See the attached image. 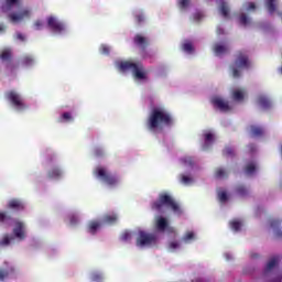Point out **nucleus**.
<instances>
[{"mask_svg":"<svg viewBox=\"0 0 282 282\" xmlns=\"http://www.w3.org/2000/svg\"><path fill=\"white\" fill-rule=\"evenodd\" d=\"M147 124L150 131H156V129H162V127H171L173 124V117L166 109L154 107L150 111Z\"/></svg>","mask_w":282,"mask_h":282,"instance_id":"obj_1","label":"nucleus"},{"mask_svg":"<svg viewBox=\"0 0 282 282\" xmlns=\"http://www.w3.org/2000/svg\"><path fill=\"white\" fill-rule=\"evenodd\" d=\"M2 12L8 13L10 23H21L23 19H30V9H24L20 1H7L2 6Z\"/></svg>","mask_w":282,"mask_h":282,"instance_id":"obj_2","label":"nucleus"},{"mask_svg":"<svg viewBox=\"0 0 282 282\" xmlns=\"http://www.w3.org/2000/svg\"><path fill=\"white\" fill-rule=\"evenodd\" d=\"M164 207L171 208L176 215H182V207L169 193H161L158 199L151 204L152 210H156V213H164Z\"/></svg>","mask_w":282,"mask_h":282,"instance_id":"obj_3","label":"nucleus"},{"mask_svg":"<svg viewBox=\"0 0 282 282\" xmlns=\"http://www.w3.org/2000/svg\"><path fill=\"white\" fill-rule=\"evenodd\" d=\"M252 67V62L250 56L246 51H238L235 55L234 63L229 66L232 78H241V72L243 69H250Z\"/></svg>","mask_w":282,"mask_h":282,"instance_id":"obj_4","label":"nucleus"},{"mask_svg":"<svg viewBox=\"0 0 282 282\" xmlns=\"http://www.w3.org/2000/svg\"><path fill=\"white\" fill-rule=\"evenodd\" d=\"M120 72H131L138 80H144L147 78V73L144 72V66L140 62L123 61L119 63Z\"/></svg>","mask_w":282,"mask_h":282,"instance_id":"obj_5","label":"nucleus"},{"mask_svg":"<svg viewBox=\"0 0 282 282\" xmlns=\"http://www.w3.org/2000/svg\"><path fill=\"white\" fill-rule=\"evenodd\" d=\"M4 96L17 111H25V109H28V105H25L23 97L17 93V90H9Z\"/></svg>","mask_w":282,"mask_h":282,"instance_id":"obj_6","label":"nucleus"},{"mask_svg":"<svg viewBox=\"0 0 282 282\" xmlns=\"http://www.w3.org/2000/svg\"><path fill=\"white\" fill-rule=\"evenodd\" d=\"M158 243V235L150 234L143 230L139 231V236L137 238V246L139 248H144L147 246H155Z\"/></svg>","mask_w":282,"mask_h":282,"instance_id":"obj_7","label":"nucleus"},{"mask_svg":"<svg viewBox=\"0 0 282 282\" xmlns=\"http://www.w3.org/2000/svg\"><path fill=\"white\" fill-rule=\"evenodd\" d=\"M95 175L99 177V180H102L108 186H118V182H120L118 176L107 172L105 167H97Z\"/></svg>","mask_w":282,"mask_h":282,"instance_id":"obj_8","label":"nucleus"},{"mask_svg":"<svg viewBox=\"0 0 282 282\" xmlns=\"http://www.w3.org/2000/svg\"><path fill=\"white\" fill-rule=\"evenodd\" d=\"M47 26L55 34H62V32H65V24L58 21L55 17L47 18Z\"/></svg>","mask_w":282,"mask_h":282,"instance_id":"obj_9","label":"nucleus"},{"mask_svg":"<svg viewBox=\"0 0 282 282\" xmlns=\"http://www.w3.org/2000/svg\"><path fill=\"white\" fill-rule=\"evenodd\" d=\"M133 43L134 45H137V47H140L143 58H147V47H149V39L142 34H137L133 39Z\"/></svg>","mask_w":282,"mask_h":282,"instance_id":"obj_10","label":"nucleus"},{"mask_svg":"<svg viewBox=\"0 0 282 282\" xmlns=\"http://www.w3.org/2000/svg\"><path fill=\"white\" fill-rule=\"evenodd\" d=\"M212 105H214L216 109H219V111H230V105H228V101L224 100L221 97H213Z\"/></svg>","mask_w":282,"mask_h":282,"instance_id":"obj_11","label":"nucleus"},{"mask_svg":"<svg viewBox=\"0 0 282 282\" xmlns=\"http://www.w3.org/2000/svg\"><path fill=\"white\" fill-rule=\"evenodd\" d=\"M13 235L17 239L23 241V239H25V224L17 221L15 227L13 228Z\"/></svg>","mask_w":282,"mask_h":282,"instance_id":"obj_12","label":"nucleus"},{"mask_svg":"<svg viewBox=\"0 0 282 282\" xmlns=\"http://www.w3.org/2000/svg\"><path fill=\"white\" fill-rule=\"evenodd\" d=\"M48 180H61L63 177V170L58 166H53L47 171Z\"/></svg>","mask_w":282,"mask_h":282,"instance_id":"obj_13","label":"nucleus"},{"mask_svg":"<svg viewBox=\"0 0 282 282\" xmlns=\"http://www.w3.org/2000/svg\"><path fill=\"white\" fill-rule=\"evenodd\" d=\"M281 261V257L279 256H275V257H272L265 268H264V274H268V272H272V270H274V268H276V265H279V262Z\"/></svg>","mask_w":282,"mask_h":282,"instance_id":"obj_14","label":"nucleus"},{"mask_svg":"<svg viewBox=\"0 0 282 282\" xmlns=\"http://www.w3.org/2000/svg\"><path fill=\"white\" fill-rule=\"evenodd\" d=\"M213 52L216 56H221L224 54H228L230 52V48L228 45L216 43L213 47Z\"/></svg>","mask_w":282,"mask_h":282,"instance_id":"obj_15","label":"nucleus"},{"mask_svg":"<svg viewBox=\"0 0 282 282\" xmlns=\"http://www.w3.org/2000/svg\"><path fill=\"white\" fill-rule=\"evenodd\" d=\"M249 133L251 138H261L263 133H265V130L259 126H250L249 127Z\"/></svg>","mask_w":282,"mask_h":282,"instance_id":"obj_16","label":"nucleus"},{"mask_svg":"<svg viewBox=\"0 0 282 282\" xmlns=\"http://www.w3.org/2000/svg\"><path fill=\"white\" fill-rule=\"evenodd\" d=\"M118 221L117 214H106L102 218V224H107L108 226H113Z\"/></svg>","mask_w":282,"mask_h":282,"instance_id":"obj_17","label":"nucleus"},{"mask_svg":"<svg viewBox=\"0 0 282 282\" xmlns=\"http://www.w3.org/2000/svg\"><path fill=\"white\" fill-rule=\"evenodd\" d=\"M270 226H271V228L275 229V236L279 239H282V230H281V228H279V226H281V220H279V219H271L270 220Z\"/></svg>","mask_w":282,"mask_h":282,"instance_id":"obj_18","label":"nucleus"},{"mask_svg":"<svg viewBox=\"0 0 282 282\" xmlns=\"http://www.w3.org/2000/svg\"><path fill=\"white\" fill-rule=\"evenodd\" d=\"M258 104L260 107H262V109H270V107H272L270 99L263 95L258 97Z\"/></svg>","mask_w":282,"mask_h":282,"instance_id":"obj_19","label":"nucleus"},{"mask_svg":"<svg viewBox=\"0 0 282 282\" xmlns=\"http://www.w3.org/2000/svg\"><path fill=\"white\" fill-rule=\"evenodd\" d=\"M156 228L161 232H164V230H166V228H169V220H166V218H164V217H159L156 219Z\"/></svg>","mask_w":282,"mask_h":282,"instance_id":"obj_20","label":"nucleus"},{"mask_svg":"<svg viewBox=\"0 0 282 282\" xmlns=\"http://www.w3.org/2000/svg\"><path fill=\"white\" fill-rule=\"evenodd\" d=\"M0 59L3 62L12 61V48H3L0 51Z\"/></svg>","mask_w":282,"mask_h":282,"instance_id":"obj_21","label":"nucleus"},{"mask_svg":"<svg viewBox=\"0 0 282 282\" xmlns=\"http://www.w3.org/2000/svg\"><path fill=\"white\" fill-rule=\"evenodd\" d=\"M219 13L221 17H224V19H230V8L226 2H221Z\"/></svg>","mask_w":282,"mask_h":282,"instance_id":"obj_22","label":"nucleus"},{"mask_svg":"<svg viewBox=\"0 0 282 282\" xmlns=\"http://www.w3.org/2000/svg\"><path fill=\"white\" fill-rule=\"evenodd\" d=\"M9 208L13 210H23L25 207L23 206V203L19 199H12L9 202Z\"/></svg>","mask_w":282,"mask_h":282,"instance_id":"obj_23","label":"nucleus"},{"mask_svg":"<svg viewBox=\"0 0 282 282\" xmlns=\"http://www.w3.org/2000/svg\"><path fill=\"white\" fill-rule=\"evenodd\" d=\"M21 65L24 67H32V65H34V57L32 55H24L21 58Z\"/></svg>","mask_w":282,"mask_h":282,"instance_id":"obj_24","label":"nucleus"},{"mask_svg":"<svg viewBox=\"0 0 282 282\" xmlns=\"http://www.w3.org/2000/svg\"><path fill=\"white\" fill-rule=\"evenodd\" d=\"M182 50H183V52H186V54H193V52H195V47H193V42L192 41H185L182 44Z\"/></svg>","mask_w":282,"mask_h":282,"instance_id":"obj_25","label":"nucleus"},{"mask_svg":"<svg viewBox=\"0 0 282 282\" xmlns=\"http://www.w3.org/2000/svg\"><path fill=\"white\" fill-rule=\"evenodd\" d=\"M98 228H100V221L98 220H91L88 224V232H90V235H94L95 232H97Z\"/></svg>","mask_w":282,"mask_h":282,"instance_id":"obj_26","label":"nucleus"},{"mask_svg":"<svg viewBox=\"0 0 282 282\" xmlns=\"http://www.w3.org/2000/svg\"><path fill=\"white\" fill-rule=\"evenodd\" d=\"M257 171V164L254 163H248L246 166H245V173L246 175H254Z\"/></svg>","mask_w":282,"mask_h":282,"instance_id":"obj_27","label":"nucleus"},{"mask_svg":"<svg viewBox=\"0 0 282 282\" xmlns=\"http://www.w3.org/2000/svg\"><path fill=\"white\" fill-rule=\"evenodd\" d=\"M224 177H228V173L226 172V170L218 167L215 171V178L216 180H224Z\"/></svg>","mask_w":282,"mask_h":282,"instance_id":"obj_28","label":"nucleus"},{"mask_svg":"<svg viewBox=\"0 0 282 282\" xmlns=\"http://www.w3.org/2000/svg\"><path fill=\"white\" fill-rule=\"evenodd\" d=\"M236 193L239 195V197H246L248 196V187H246V185H238L236 187Z\"/></svg>","mask_w":282,"mask_h":282,"instance_id":"obj_29","label":"nucleus"},{"mask_svg":"<svg viewBox=\"0 0 282 282\" xmlns=\"http://www.w3.org/2000/svg\"><path fill=\"white\" fill-rule=\"evenodd\" d=\"M232 98H234V100H237L238 102H240V100H243V98H245L243 90H241V89L235 90L232 93Z\"/></svg>","mask_w":282,"mask_h":282,"instance_id":"obj_30","label":"nucleus"},{"mask_svg":"<svg viewBox=\"0 0 282 282\" xmlns=\"http://www.w3.org/2000/svg\"><path fill=\"white\" fill-rule=\"evenodd\" d=\"M239 23L240 25H243L246 28V25L250 24V19L248 18V15L246 13H241L239 15Z\"/></svg>","mask_w":282,"mask_h":282,"instance_id":"obj_31","label":"nucleus"},{"mask_svg":"<svg viewBox=\"0 0 282 282\" xmlns=\"http://www.w3.org/2000/svg\"><path fill=\"white\" fill-rule=\"evenodd\" d=\"M223 155L225 158H235V149L230 148V147H226L223 151Z\"/></svg>","mask_w":282,"mask_h":282,"instance_id":"obj_32","label":"nucleus"},{"mask_svg":"<svg viewBox=\"0 0 282 282\" xmlns=\"http://www.w3.org/2000/svg\"><path fill=\"white\" fill-rule=\"evenodd\" d=\"M193 239H195V232L193 231H187L183 238L182 241H184L185 243H188V241H193Z\"/></svg>","mask_w":282,"mask_h":282,"instance_id":"obj_33","label":"nucleus"},{"mask_svg":"<svg viewBox=\"0 0 282 282\" xmlns=\"http://www.w3.org/2000/svg\"><path fill=\"white\" fill-rule=\"evenodd\" d=\"M265 6L270 14H274V12H276V4H274V1H268Z\"/></svg>","mask_w":282,"mask_h":282,"instance_id":"obj_34","label":"nucleus"},{"mask_svg":"<svg viewBox=\"0 0 282 282\" xmlns=\"http://www.w3.org/2000/svg\"><path fill=\"white\" fill-rule=\"evenodd\" d=\"M181 162H183V164L185 166H194L195 165V161L193 160L192 156H185V158L181 159Z\"/></svg>","mask_w":282,"mask_h":282,"instance_id":"obj_35","label":"nucleus"},{"mask_svg":"<svg viewBox=\"0 0 282 282\" xmlns=\"http://www.w3.org/2000/svg\"><path fill=\"white\" fill-rule=\"evenodd\" d=\"M230 228L235 232H239L241 230V223L239 220H234L230 223Z\"/></svg>","mask_w":282,"mask_h":282,"instance_id":"obj_36","label":"nucleus"},{"mask_svg":"<svg viewBox=\"0 0 282 282\" xmlns=\"http://www.w3.org/2000/svg\"><path fill=\"white\" fill-rule=\"evenodd\" d=\"M134 20L137 25H142V23H144V21H147V19L144 18V13H137L134 15Z\"/></svg>","mask_w":282,"mask_h":282,"instance_id":"obj_37","label":"nucleus"},{"mask_svg":"<svg viewBox=\"0 0 282 282\" xmlns=\"http://www.w3.org/2000/svg\"><path fill=\"white\" fill-rule=\"evenodd\" d=\"M132 237L133 236H132L131 231L126 230L121 234L120 239H121V241H131Z\"/></svg>","mask_w":282,"mask_h":282,"instance_id":"obj_38","label":"nucleus"},{"mask_svg":"<svg viewBox=\"0 0 282 282\" xmlns=\"http://www.w3.org/2000/svg\"><path fill=\"white\" fill-rule=\"evenodd\" d=\"M205 138V147H208L215 140V135L212 132H207L204 134Z\"/></svg>","mask_w":282,"mask_h":282,"instance_id":"obj_39","label":"nucleus"},{"mask_svg":"<svg viewBox=\"0 0 282 282\" xmlns=\"http://www.w3.org/2000/svg\"><path fill=\"white\" fill-rule=\"evenodd\" d=\"M12 220V216L8 215L6 212L0 213V224H6V221Z\"/></svg>","mask_w":282,"mask_h":282,"instance_id":"obj_40","label":"nucleus"},{"mask_svg":"<svg viewBox=\"0 0 282 282\" xmlns=\"http://www.w3.org/2000/svg\"><path fill=\"white\" fill-rule=\"evenodd\" d=\"M181 182L182 184H185L186 186H188V184H193V177L182 174Z\"/></svg>","mask_w":282,"mask_h":282,"instance_id":"obj_41","label":"nucleus"},{"mask_svg":"<svg viewBox=\"0 0 282 282\" xmlns=\"http://www.w3.org/2000/svg\"><path fill=\"white\" fill-rule=\"evenodd\" d=\"M10 276V271L6 269H0V282H3Z\"/></svg>","mask_w":282,"mask_h":282,"instance_id":"obj_42","label":"nucleus"},{"mask_svg":"<svg viewBox=\"0 0 282 282\" xmlns=\"http://www.w3.org/2000/svg\"><path fill=\"white\" fill-rule=\"evenodd\" d=\"M93 282H102V274L95 272L90 275Z\"/></svg>","mask_w":282,"mask_h":282,"instance_id":"obj_43","label":"nucleus"},{"mask_svg":"<svg viewBox=\"0 0 282 282\" xmlns=\"http://www.w3.org/2000/svg\"><path fill=\"white\" fill-rule=\"evenodd\" d=\"M218 198L221 204H226V202H228V194L226 192H220Z\"/></svg>","mask_w":282,"mask_h":282,"instance_id":"obj_44","label":"nucleus"},{"mask_svg":"<svg viewBox=\"0 0 282 282\" xmlns=\"http://www.w3.org/2000/svg\"><path fill=\"white\" fill-rule=\"evenodd\" d=\"M62 119H64L65 122H72V120H74V118L72 117V113L69 112H64L62 115Z\"/></svg>","mask_w":282,"mask_h":282,"instance_id":"obj_45","label":"nucleus"},{"mask_svg":"<svg viewBox=\"0 0 282 282\" xmlns=\"http://www.w3.org/2000/svg\"><path fill=\"white\" fill-rule=\"evenodd\" d=\"M94 155H95L96 158H102V155H105V151H104L101 148H96V149L94 150Z\"/></svg>","mask_w":282,"mask_h":282,"instance_id":"obj_46","label":"nucleus"},{"mask_svg":"<svg viewBox=\"0 0 282 282\" xmlns=\"http://www.w3.org/2000/svg\"><path fill=\"white\" fill-rule=\"evenodd\" d=\"M69 224H70V226H76L78 224V216L70 215L69 216Z\"/></svg>","mask_w":282,"mask_h":282,"instance_id":"obj_47","label":"nucleus"},{"mask_svg":"<svg viewBox=\"0 0 282 282\" xmlns=\"http://www.w3.org/2000/svg\"><path fill=\"white\" fill-rule=\"evenodd\" d=\"M177 248H180V242L178 241H172L169 243V249L170 250H177Z\"/></svg>","mask_w":282,"mask_h":282,"instance_id":"obj_48","label":"nucleus"},{"mask_svg":"<svg viewBox=\"0 0 282 282\" xmlns=\"http://www.w3.org/2000/svg\"><path fill=\"white\" fill-rule=\"evenodd\" d=\"M100 52H101V54H105L106 56H109L110 48H109V46L104 44V45L100 46Z\"/></svg>","mask_w":282,"mask_h":282,"instance_id":"obj_49","label":"nucleus"},{"mask_svg":"<svg viewBox=\"0 0 282 282\" xmlns=\"http://www.w3.org/2000/svg\"><path fill=\"white\" fill-rule=\"evenodd\" d=\"M191 6V2H188V1H181L180 3H178V8L181 9V10H186V8H188Z\"/></svg>","mask_w":282,"mask_h":282,"instance_id":"obj_50","label":"nucleus"},{"mask_svg":"<svg viewBox=\"0 0 282 282\" xmlns=\"http://www.w3.org/2000/svg\"><path fill=\"white\" fill-rule=\"evenodd\" d=\"M257 10V4L254 2H250L249 6L247 7L248 12H254Z\"/></svg>","mask_w":282,"mask_h":282,"instance_id":"obj_51","label":"nucleus"},{"mask_svg":"<svg viewBox=\"0 0 282 282\" xmlns=\"http://www.w3.org/2000/svg\"><path fill=\"white\" fill-rule=\"evenodd\" d=\"M34 28H35V30H41V28H43V21L36 20L34 22Z\"/></svg>","mask_w":282,"mask_h":282,"instance_id":"obj_52","label":"nucleus"},{"mask_svg":"<svg viewBox=\"0 0 282 282\" xmlns=\"http://www.w3.org/2000/svg\"><path fill=\"white\" fill-rule=\"evenodd\" d=\"M2 245H3V246H10V237H4V238L2 239Z\"/></svg>","mask_w":282,"mask_h":282,"instance_id":"obj_53","label":"nucleus"},{"mask_svg":"<svg viewBox=\"0 0 282 282\" xmlns=\"http://www.w3.org/2000/svg\"><path fill=\"white\" fill-rule=\"evenodd\" d=\"M17 39L18 41H25V35H23L22 33H17Z\"/></svg>","mask_w":282,"mask_h":282,"instance_id":"obj_54","label":"nucleus"},{"mask_svg":"<svg viewBox=\"0 0 282 282\" xmlns=\"http://www.w3.org/2000/svg\"><path fill=\"white\" fill-rule=\"evenodd\" d=\"M249 151H250V153H254V151H256L254 144L249 145Z\"/></svg>","mask_w":282,"mask_h":282,"instance_id":"obj_55","label":"nucleus"},{"mask_svg":"<svg viewBox=\"0 0 282 282\" xmlns=\"http://www.w3.org/2000/svg\"><path fill=\"white\" fill-rule=\"evenodd\" d=\"M204 17V14H202V13H196L195 14V19L197 20V21H199V19H202Z\"/></svg>","mask_w":282,"mask_h":282,"instance_id":"obj_56","label":"nucleus"},{"mask_svg":"<svg viewBox=\"0 0 282 282\" xmlns=\"http://www.w3.org/2000/svg\"><path fill=\"white\" fill-rule=\"evenodd\" d=\"M0 32H6V26L3 24H0Z\"/></svg>","mask_w":282,"mask_h":282,"instance_id":"obj_57","label":"nucleus"},{"mask_svg":"<svg viewBox=\"0 0 282 282\" xmlns=\"http://www.w3.org/2000/svg\"><path fill=\"white\" fill-rule=\"evenodd\" d=\"M217 34H224V31H223L221 28H218V29H217Z\"/></svg>","mask_w":282,"mask_h":282,"instance_id":"obj_58","label":"nucleus"},{"mask_svg":"<svg viewBox=\"0 0 282 282\" xmlns=\"http://www.w3.org/2000/svg\"><path fill=\"white\" fill-rule=\"evenodd\" d=\"M257 257H259V256L254 254V253L251 254V259H257Z\"/></svg>","mask_w":282,"mask_h":282,"instance_id":"obj_59","label":"nucleus"},{"mask_svg":"<svg viewBox=\"0 0 282 282\" xmlns=\"http://www.w3.org/2000/svg\"><path fill=\"white\" fill-rule=\"evenodd\" d=\"M48 162L52 163V159H50Z\"/></svg>","mask_w":282,"mask_h":282,"instance_id":"obj_60","label":"nucleus"},{"mask_svg":"<svg viewBox=\"0 0 282 282\" xmlns=\"http://www.w3.org/2000/svg\"><path fill=\"white\" fill-rule=\"evenodd\" d=\"M7 1H17V0H7Z\"/></svg>","mask_w":282,"mask_h":282,"instance_id":"obj_61","label":"nucleus"}]
</instances>
